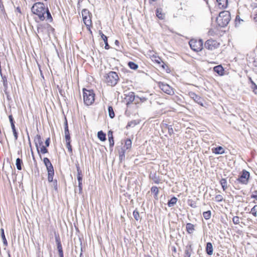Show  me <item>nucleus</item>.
Instances as JSON below:
<instances>
[{"mask_svg":"<svg viewBox=\"0 0 257 257\" xmlns=\"http://www.w3.org/2000/svg\"><path fill=\"white\" fill-rule=\"evenodd\" d=\"M31 12L33 19L37 23H40L44 21L51 23L53 18L47 7L42 2L35 3L31 8Z\"/></svg>","mask_w":257,"mask_h":257,"instance_id":"nucleus-1","label":"nucleus"},{"mask_svg":"<svg viewBox=\"0 0 257 257\" xmlns=\"http://www.w3.org/2000/svg\"><path fill=\"white\" fill-rule=\"evenodd\" d=\"M82 20L85 25L87 30L89 31L90 35H92V32L91 29L93 27V24L92 21V14L89 11L86 9H84L81 11Z\"/></svg>","mask_w":257,"mask_h":257,"instance_id":"nucleus-2","label":"nucleus"},{"mask_svg":"<svg viewBox=\"0 0 257 257\" xmlns=\"http://www.w3.org/2000/svg\"><path fill=\"white\" fill-rule=\"evenodd\" d=\"M119 80L117 73L114 71H110L104 76V82L107 85L114 86Z\"/></svg>","mask_w":257,"mask_h":257,"instance_id":"nucleus-3","label":"nucleus"},{"mask_svg":"<svg viewBox=\"0 0 257 257\" xmlns=\"http://www.w3.org/2000/svg\"><path fill=\"white\" fill-rule=\"evenodd\" d=\"M83 99L84 104L86 105L92 104L95 101V94L92 89H87L86 88L82 89Z\"/></svg>","mask_w":257,"mask_h":257,"instance_id":"nucleus-4","label":"nucleus"},{"mask_svg":"<svg viewBox=\"0 0 257 257\" xmlns=\"http://www.w3.org/2000/svg\"><path fill=\"white\" fill-rule=\"evenodd\" d=\"M230 20V15L228 11L220 12L216 18V23L220 27H224L227 25Z\"/></svg>","mask_w":257,"mask_h":257,"instance_id":"nucleus-5","label":"nucleus"},{"mask_svg":"<svg viewBox=\"0 0 257 257\" xmlns=\"http://www.w3.org/2000/svg\"><path fill=\"white\" fill-rule=\"evenodd\" d=\"M43 161L48 172V181L49 182H52L54 176V167L49 158L45 157Z\"/></svg>","mask_w":257,"mask_h":257,"instance_id":"nucleus-6","label":"nucleus"},{"mask_svg":"<svg viewBox=\"0 0 257 257\" xmlns=\"http://www.w3.org/2000/svg\"><path fill=\"white\" fill-rule=\"evenodd\" d=\"M34 141L37 147V152L39 155L40 153L44 154L48 152L47 147L43 145V143L41 137L40 135H37L35 138Z\"/></svg>","mask_w":257,"mask_h":257,"instance_id":"nucleus-7","label":"nucleus"},{"mask_svg":"<svg viewBox=\"0 0 257 257\" xmlns=\"http://www.w3.org/2000/svg\"><path fill=\"white\" fill-rule=\"evenodd\" d=\"M37 33L42 35L49 36L50 31H54V28L49 24H40L37 26Z\"/></svg>","mask_w":257,"mask_h":257,"instance_id":"nucleus-8","label":"nucleus"},{"mask_svg":"<svg viewBox=\"0 0 257 257\" xmlns=\"http://www.w3.org/2000/svg\"><path fill=\"white\" fill-rule=\"evenodd\" d=\"M191 49L195 52L201 51L203 47V42L202 39H192L189 41Z\"/></svg>","mask_w":257,"mask_h":257,"instance_id":"nucleus-9","label":"nucleus"},{"mask_svg":"<svg viewBox=\"0 0 257 257\" xmlns=\"http://www.w3.org/2000/svg\"><path fill=\"white\" fill-rule=\"evenodd\" d=\"M150 58L153 62L158 64L163 70L168 72V66L163 61L160 57L156 55H153L151 56Z\"/></svg>","mask_w":257,"mask_h":257,"instance_id":"nucleus-10","label":"nucleus"},{"mask_svg":"<svg viewBox=\"0 0 257 257\" xmlns=\"http://www.w3.org/2000/svg\"><path fill=\"white\" fill-rule=\"evenodd\" d=\"M220 44L216 40L209 39L207 40L205 44L204 47L209 50H213L219 47Z\"/></svg>","mask_w":257,"mask_h":257,"instance_id":"nucleus-11","label":"nucleus"},{"mask_svg":"<svg viewBox=\"0 0 257 257\" xmlns=\"http://www.w3.org/2000/svg\"><path fill=\"white\" fill-rule=\"evenodd\" d=\"M249 176V173L245 170H243L242 171L241 175L237 179V181L242 184H247L248 182Z\"/></svg>","mask_w":257,"mask_h":257,"instance_id":"nucleus-12","label":"nucleus"},{"mask_svg":"<svg viewBox=\"0 0 257 257\" xmlns=\"http://www.w3.org/2000/svg\"><path fill=\"white\" fill-rule=\"evenodd\" d=\"M158 86L163 91L167 94H171L173 93V89L166 83L159 82Z\"/></svg>","mask_w":257,"mask_h":257,"instance_id":"nucleus-13","label":"nucleus"},{"mask_svg":"<svg viewBox=\"0 0 257 257\" xmlns=\"http://www.w3.org/2000/svg\"><path fill=\"white\" fill-rule=\"evenodd\" d=\"M189 95L196 102L203 106V99L194 92H190Z\"/></svg>","mask_w":257,"mask_h":257,"instance_id":"nucleus-14","label":"nucleus"},{"mask_svg":"<svg viewBox=\"0 0 257 257\" xmlns=\"http://www.w3.org/2000/svg\"><path fill=\"white\" fill-rule=\"evenodd\" d=\"M135 98V93L134 92H130L126 95L125 99L126 101V105L128 106L129 104H131Z\"/></svg>","mask_w":257,"mask_h":257,"instance_id":"nucleus-15","label":"nucleus"},{"mask_svg":"<svg viewBox=\"0 0 257 257\" xmlns=\"http://www.w3.org/2000/svg\"><path fill=\"white\" fill-rule=\"evenodd\" d=\"M77 179L78 181V186L80 189H82V171L79 166H77Z\"/></svg>","mask_w":257,"mask_h":257,"instance_id":"nucleus-16","label":"nucleus"},{"mask_svg":"<svg viewBox=\"0 0 257 257\" xmlns=\"http://www.w3.org/2000/svg\"><path fill=\"white\" fill-rule=\"evenodd\" d=\"M213 153L215 154H223L224 153V149L221 146L212 149Z\"/></svg>","mask_w":257,"mask_h":257,"instance_id":"nucleus-17","label":"nucleus"},{"mask_svg":"<svg viewBox=\"0 0 257 257\" xmlns=\"http://www.w3.org/2000/svg\"><path fill=\"white\" fill-rule=\"evenodd\" d=\"M206 251L208 255H212L213 251L212 244L211 242H207L206 246Z\"/></svg>","mask_w":257,"mask_h":257,"instance_id":"nucleus-18","label":"nucleus"},{"mask_svg":"<svg viewBox=\"0 0 257 257\" xmlns=\"http://www.w3.org/2000/svg\"><path fill=\"white\" fill-rule=\"evenodd\" d=\"M152 193L154 194V197L155 199H157L158 198V195L159 193V188L157 186H153L151 188Z\"/></svg>","mask_w":257,"mask_h":257,"instance_id":"nucleus-19","label":"nucleus"},{"mask_svg":"<svg viewBox=\"0 0 257 257\" xmlns=\"http://www.w3.org/2000/svg\"><path fill=\"white\" fill-rule=\"evenodd\" d=\"M220 8L225 9L228 4L227 0H216Z\"/></svg>","mask_w":257,"mask_h":257,"instance_id":"nucleus-20","label":"nucleus"},{"mask_svg":"<svg viewBox=\"0 0 257 257\" xmlns=\"http://www.w3.org/2000/svg\"><path fill=\"white\" fill-rule=\"evenodd\" d=\"M214 71L220 75H222L224 73V69L221 65L215 66L213 68Z\"/></svg>","mask_w":257,"mask_h":257,"instance_id":"nucleus-21","label":"nucleus"},{"mask_svg":"<svg viewBox=\"0 0 257 257\" xmlns=\"http://www.w3.org/2000/svg\"><path fill=\"white\" fill-rule=\"evenodd\" d=\"M99 34L100 35L101 38L105 43V49L106 50L108 49L109 48V46L107 42V37L105 35H104L101 31H99Z\"/></svg>","mask_w":257,"mask_h":257,"instance_id":"nucleus-22","label":"nucleus"},{"mask_svg":"<svg viewBox=\"0 0 257 257\" xmlns=\"http://www.w3.org/2000/svg\"><path fill=\"white\" fill-rule=\"evenodd\" d=\"M156 14L157 17L159 19L163 20V19H164L165 15L162 12V9H157V10L156 11Z\"/></svg>","mask_w":257,"mask_h":257,"instance_id":"nucleus-23","label":"nucleus"},{"mask_svg":"<svg viewBox=\"0 0 257 257\" xmlns=\"http://www.w3.org/2000/svg\"><path fill=\"white\" fill-rule=\"evenodd\" d=\"M186 228L187 232L190 234L192 233L194 230V225L190 223H187Z\"/></svg>","mask_w":257,"mask_h":257,"instance_id":"nucleus-24","label":"nucleus"},{"mask_svg":"<svg viewBox=\"0 0 257 257\" xmlns=\"http://www.w3.org/2000/svg\"><path fill=\"white\" fill-rule=\"evenodd\" d=\"M132 141L130 139H127L125 140L124 147L126 150H130L132 148Z\"/></svg>","mask_w":257,"mask_h":257,"instance_id":"nucleus-25","label":"nucleus"},{"mask_svg":"<svg viewBox=\"0 0 257 257\" xmlns=\"http://www.w3.org/2000/svg\"><path fill=\"white\" fill-rule=\"evenodd\" d=\"M97 137L101 141H105L106 140V135L102 131L98 132Z\"/></svg>","mask_w":257,"mask_h":257,"instance_id":"nucleus-26","label":"nucleus"},{"mask_svg":"<svg viewBox=\"0 0 257 257\" xmlns=\"http://www.w3.org/2000/svg\"><path fill=\"white\" fill-rule=\"evenodd\" d=\"M220 183L221 185L223 190L225 191L228 187L226 179L225 178H222L220 180Z\"/></svg>","mask_w":257,"mask_h":257,"instance_id":"nucleus-27","label":"nucleus"},{"mask_svg":"<svg viewBox=\"0 0 257 257\" xmlns=\"http://www.w3.org/2000/svg\"><path fill=\"white\" fill-rule=\"evenodd\" d=\"M23 163L21 159L20 158H18L16 160V165L17 166V168L18 170H21L22 168V166L23 165Z\"/></svg>","mask_w":257,"mask_h":257,"instance_id":"nucleus-28","label":"nucleus"},{"mask_svg":"<svg viewBox=\"0 0 257 257\" xmlns=\"http://www.w3.org/2000/svg\"><path fill=\"white\" fill-rule=\"evenodd\" d=\"M181 6L180 9L181 10H186L188 7V1L187 0H181L180 2Z\"/></svg>","mask_w":257,"mask_h":257,"instance_id":"nucleus-29","label":"nucleus"},{"mask_svg":"<svg viewBox=\"0 0 257 257\" xmlns=\"http://www.w3.org/2000/svg\"><path fill=\"white\" fill-rule=\"evenodd\" d=\"M191 252L192 249L191 248V246H186L184 257H190Z\"/></svg>","mask_w":257,"mask_h":257,"instance_id":"nucleus-30","label":"nucleus"},{"mask_svg":"<svg viewBox=\"0 0 257 257\" xmlns=\"http://www.w3.org/2000/svg\"><path fill=\"white\" fill-rule=\"evenodd\" d=\"M150 178L152 179L153 181V182L155 184L162 183L161 180L158 177L156 176V175L150 176Z\"/></svg>","mask_w":257,"mask_h":257,"instance_id":"nucleus-31","label":"nucleus"},{"mask_svg":"<svg viewBox=\"0 0 257 257\" xmlns=\"http://www.w3.org/2000/svg\"><path fill=\"white\" fill-rule=\"evenodd\" d=\"M128 66L131 69L133 70H137L139 67L137 64L132 61H130L128 63Z\"/></svg>","mask_w":257,"mask_h":257,"instance_id":"nucleus-32","label":"nucleus"},{"mask_svg":"<svg viewBox=\"0 0 257 257\" xmlns=\"http://www.w3.org/2000/svg\"><path fill=\"white\" fill-rule=\"evenodd\" d=\"M1 236H2L3 241V243L5 245H7L8 242H7V240L6 239V236L5 235L4 229L3 228H1Z\"/></svg>","mask_w":257,"mask_h":257,"instance_id":"nucleus-33","label":"nucleus"},{"mask_svg":"<svg viewBox=\"0 0 257 257\" xmlns=\"http://www.w3.org/2000/svg\"><path fill=\"white\" fill-rule=\"evenodd\" d=\"M109 116L111 118H112L114 117L115 114L113 111V107L111 106H109L108 108Z\"/></svg>","mask_w":257,"mask_h":257,"instance_id":"nucleus-34","label":"nucleus"},{"mask_svg":"<svg viewBox=\"0 0 257 257\" xmlns=\"http://www.w3.org/2000/svg\"><path fill=\"white\" fill-rule=\"evenodd\" d=\"M211 213L210 210L205 211L203 213V216L206 220H208L211 217Z\"/></svg>","mask_w":257,"mask_h":257,"instance_id":"nucleus-35","label":"nucleus"},{"mask_svg":"<svg viewBox=\"0 0 257 257\" xmlns=\"http://www.w3.org/2000/svg\"><path fill=\"white\" fill-rule=\"evenodd\" d=\"M177 202V198L176 197H173L168 202V205L169 207L173 206Z\"/></svg>","mask_w":257,"mask_h":257,"instance_id":"nucleus-36","label":"nucleus"},{"mask_svg":"<svg viewBox=\"0 0 257 257\" xmlns=\"http://www.w3.org/2000/svg\"><path fill=\"white\" fill-rule=\"evenodd\" d=\"M133 216L137 221H138L140 219V214L137 209H136L134 211Z\"/></svg>","mask_w":257,"mask_h":257,"instance_id":"nucleus-37","label":"nucleus"},{"mask_svg":"<svg viewBox=\"0 0 257 257\" xmlns=\"http://www.w3.org/2000/svg\"><path fill=\"white\" fill-rule=\"evenodd\" d=\"M257 205H254L251 209L250 211V213L254 216L256 217L257 216Z\"/></svg>","mask_w":257,"mask_h":257,"instance_id":"nucleus-38","label":"nucleus"},{"mask_svg":"<svg viewBox=\"0 0 257 257\" xmlns=\"http://www.w3.org/2000/svg\"><path fill=\"white\" fill-rule=\"evenodd\" d=\"M64 133H65V135L70 134L69 129H68V122H67V120L66 118H65V121Z\"/></svg>","mask_w":257,"mask_h":257,"instance_id":"nucleus-39","label":"nucleus"},{"mask_svg":"<svg viewBox=\"0 0 257 257\" xmlns=\"http://www.w3.org/2000/svg\"><path fill=\"white\" fill-rule=\"evenodd\" d=\"M66 148H67L68 152L70 153H72V146L71 145V142H66Z\"/></svg>","mask_w":257,"mask_h":257,"instance_id":"nucleus-40","label":"nucleus"},{"mask_svg":"<svg viewBox=\"0 0 257 257\" xmlns=\"http://www.w3.org/2000/svg\"><path fill=\"white\" fill-rule=\"evenodd\" d=\"M232 221L234 224H238L239 223V218L238 216H234L232 218Z\"/></svg>","mask_w":257,"mask_h":257,"instance_id":"nucleus-41","label":"nucleus"},{"mask_svg":"<svg viewBox=\"0 0 257 257\" xmlns=\"http://www.w3.org/2000/svg\"><path fill=\"white\" fill-rule=\"evenodd\" d=\"M108 141H109V146H110V147L112 148L113 147V146H114V142L113 138H109L108 139Z\"/></svg>","mask_w":257,"mask_h":257,"instance_id":"nucleus-42","label":"nucleus"},{"mask_svg":"<svg viewBox=\"0 0 257 257\" xmlns=\"http://www.w3.org/2000/svg\"><path fill=\"white\" fill-rule=\"evenodd\" d=\"M215 199L218 202H221L223 200V197L221 195H217L215 196Z\"/></svg>","mask_w":257,"mask_h":257,"instance_id":"nucleus-43","label":"nucleus"},{"mask_svg":"<svg viewBox=\"0 0 257 257\" xmlns=\"http://www.w3.org/2000/svg\"><path fill=\"white\" fill-rule=\"evenodd\" d=\"M65 138L66 142H71V137L70 134H65Z\"/></svg>","mask_w":257,"mask_h":257,"instance_id":"nucleus-44","label":"nucleus"},{"mask_svg":"<svg viewBox=\"0 0 257 257\" xmlns=\"http://www.w3.org/2000/svg\"><path fill=\"white\" fill-rule=\"evenodd\" d=\"M55 239L57 243V245L58 244H61L60 238L58 234L55 236Z\"/></svg>","mask_w":257,"mask_h":257,"instance_id":"nucleus-45","label":"nucleus"},{"mask_svg":"<svg viewBox=\"0 0 257 257\" xmlns=\"http://www.w3.org/2000/svg\"><path fill=\"white\" fill-rule=\"evenodd\" d=\"M251 198H254L257 200V190L253 192L252 195H251Z\"/></svg>","mask_w":257,"mask_h":257,"instance_id":"nucleus-46","label":"nucleus"},{"mask_svg":"<svg viewBox=\"0 0 257 257\" xmlns=\"http://www.w3.org/2000/svg\"><path fill=\"white\" fill-rule=\"evenodd\" d=\"M251 82L254 85V87H253V91L255 94H257V85H256V84L252 81H251Z\"/></svg>","mask_w":257,"mask_h":257,"instance_id":"nucleus-47","label":"nucleus"},{"mask_svg":"<svg viewBox=\"0 0 257 257\" xmlns=\"http://www.w3.org/2000/svg\"><path fill=\"white\" fill-rule=\"evenodd\" d=\"M13 134L14 136L15 140H17L18 138V133L17 132V131L15 130L14 131H13Z\"/></svg>","mask_w":257,"mask_h":257,"instance_id":"nucleus-48","label":"nucleus"},{"mask_svg":"<svg viewBox=\"0 0 257 257\" xmlns=\"http://www.w3.org/2000/svg\"><path fill=\"white\" fill-rule=\"evenodd\" d=\"M9 118L11 123H15L12 114L9 116Z\"/></svg>","mask_w":257,"mask_h":257,"instance_id":"nucleus-49","label":"nucleus"},{"mask_svg":"<svg viewBox=\"0 0 257 257\" xmlns=\"http://www.w3.org/2000/svg\"><path fill=\"white\" fill-rule=\"evenodd\" d=\"M108 139L109 138H113V133L112 131H109L108 133Z\"/></svg>","mask_w":257,"mask_h":257,"instance_id":"nucleus-50","label":"nucleus"},{"mask_svg":"<svg viewBox=\"0 0 257 257\" xmlns=\"http://www.w3.org/2000/svg\"><path fill=\"white\" fill-rule=\"evenodd\" d=\"M0 10L3 11L4 10V6L2 0H0Z\"/></svg>","mask_w":257,"mask_h":257,"instance_id":"nucleus-51","label":"nucleus"},{"mask_svg":"<svg viewBox=\"0 0 257 257\" xmlns=\"http://www.w3.org/2000/svg\"><path fill=\"white\" fill-rule=\"evenodd\" d=\"M50 144V138H48L45 141V145L47 147L49 146Z\"/></svg>","mask_w":257,"mask_h":257,"instance_id":"nucleus-52","label":"nucleus"},{"mask_svg":"<svg viewBox=\"0 0 257 257\" xmlns=\"http://www.w3.org/2000/svg\"><path fill=\"white\" fill-rule=\"evenodd\" d=\"M11 127H12L13 131H14L16 130V127H15V123H11Z\"/></svg>","mask_w":257,"mask_h":257,"instance_id":"nucleus-53","label":"nucleus"},{"mask_svg":"<svg viewBox=\"0 0 257 257\" xmlns=\"http://www.w3.org/2000/svg\"><path fill=\"white\" fill-rule=\"evenodd\" d=\"M58 250H60L63 249L62 244L57 245Z\"/></svg>","mask_w":257,"mask_h":257,"instance_id":"nucleus-54","label":"nucleus"},{"mask_svg":"<svg viewBox=\"0 0 257 257\" xmlns=\"http://www.w3.org/2000/svg\"><path fill=\"white\" fill-rule=\"evenodd\" d=\"M16 10L20 14H22V12L20 7H17Z\"/></svg>","mask_w":257,"mask_h":257,"instance_id":"nucleus-55","label":"nucleus"},{"mask_svg":"<svg viewBox=\"0 0 257 257\" xmlns=\"http://www.w3.org/2000/svg\"><path fill=\"white\" fill-rule=\"evenodd\" d=\"M58 252H59V255L63 254V249L60 250H58Z\"/></svg>","mask_w":257,"mask_h":257,"instance_id":"nucleus-56","label":"nucleus"},{"mask_svg":"<svg viewBox=\"0 0 257 257\" xmlns=\"http://www.w3.org/2000/svg\"><path fill=\"white\" fill-rule=\"evenodd\" d=\"M115 44L116 45H118V44H119V42H118V40H115Z\"/></svg>","mask_w":257,"mask_h":257,"instance_id":"nucleus-57","label":"nucleus"},{"mask_svg":"<svg viewBox=\"0 0 257 257\" xmlns=\"http://www.w3.org/2000/svg\"><path fill=\"white\" fill-rule=\"evenodd\" d=\"M145 257H152V256L149 255H146Z\"/></svg>","mask_w":257,"mask_h":257,"instance_id":"nucleus-58","label":"nucleus"},{"mask_svg":"<svg viewBox=\"0 0 257 257\" xmlns=\"http://www.w3.org/2000/svg\"><path fill=\"white\" fill-rule=\"evenodd\" d=\"M59 256H60V257H64V255H63V254H62V255H59Z\"/></svg>","mask_w":257,"mask_h":257,"instance_id":"nucleus-59","label":"nucleus"},{"mask_svg":"<svg viewBox=\"0 0 257 257\" xmlns=\"http://www.w3.org/2000/svg\"><path fill=\"white\" fill-rule=\"evenodd\" d=\"M152 2H157L158 0H151Z\"/></svg>","mask_w":257,"mask_h":257,"instance_id":"nucleus-60","label":"nucleus"},{"mask_svg":"<svg viewBox=\"0 0 257 257\" xmlns=\"http://www.w3.org/2000/svg\"><path fill=\"white\" fill-rule=\"evenodd\" d=\"M32 156H33V152H32Z\"/></svg>","mask_w":257,"mask_h":257,"instance_id":"nucleus-61","label":"nucleus"}]
</instances>
